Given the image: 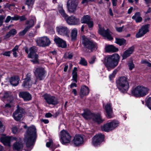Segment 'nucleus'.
I'll list each match as a JSON object with an SVG mask.
<instances>
[{"instance_id":"1","label":"nucleus","mask_w":151,"mask_h":151,"mask_svg":"<svg viewBox=\"0 0 151 151\" xmlns=\"http://www.w3.org/2000/svg\"><path fill=\"white\" fill-rule=\"evenodd\" d=\"M36 131L35 127L32 126L29 127L25 135L24 142L29 151L32 148V146L36 138Z\"/></svg>"},{"instance_id":"2","label":"nucleus","mask_w":151,"mask_h":151,"mask_svg":"<svg viewBox=\"0 0 151 151\" xmlns=\"http://www.w3.org/2000/svg\"><path fill=\"white\" fill-rule=\"evenodd\" d=\"M119 58V56L116 53L109 55L107 57L105 63L108 70L110 71L118 65Z\"/></svg>"},{"instance_id":"3","label":"nucleus","mask_w":151,"mask_h":151,"mask_svg":"<svg viewBox=\"0 0 151 151\" xmlns=\"http://www.w3.org/2000/svg\"><path fill=\"white\" fill-rule=\"evenodd\" d=\"M116 83L118 88L122 92L127 91L129 88L128 79L125 76L119 77L116 80Z\"/></svg>"},{"instance_id":"4","label":"nucleus","mask_w":151,"mask_h":151,"mask_svg":"<svg viewBox=\"0 0 151 151\" xmlns=\"http://www.w3.org/2000/svg\"><path fill=\"white\" fill-rule=\"evenodd\" d=\"M149 91V89L147 87L139 86L132 88L131 93L137 97H143L148 93Z\"/></svg>"},{"instance_id":"5","label":"nucleus","mask_w":151,"mask_h":151,"mask_svg":"<svg viewBox=\"0 0 151 151\" xmlns=\"http://www.w3.org/2000/svg\"><path fill=\"white\" fill-rule=\"evenodd\" d=\"M37 51V48L35 46L32 47L29 49L26 48L25 50V52L28 54V57L32 59L31 61L34 64L38 63L39 62L38 55L36 53Z\"/></svg>"},{"instance_id":"6","label":"nucleus","mask_w":151,"mask_h":151,"mask_svg":"<svg viewBox=\"0 0 151 151\" xmlns=\"http://www.w3.org/2000/svg\"><path fill=\"white\" fill-rule=\"evenodd\" d=\"M82 115L86 119H92L93 121L98 123H101L104 121V119L101 118L99 114H95L91 113L90 111H87L82 114Z\"/></svg>"},{"instance_id":"7","label":"nucleus","mask_w":151,"mask_h":151,"mask_svg":"<svg viewBox=\"0 0 151 151\" xmlns=\"http://www.w3.org/2000/svg\"><path fill=\"white\" fill-rule=\"evenodd\" d=\"M82 44L84 47L90 50L91 51L97 49V45L96 43L85 36L82 37Z\"/></svg>"},{"instance_id":"8","label":"nucleus","mask_w":151,"mask_h":151,"mask_svg":"<svg viewBox=\"0 0 151 151\" xmlns=\"http://www.w3.org/2000/svg\"><path fill=\"white\" fill-rule=\"evenodd\" d=\"M118 121H113L104 124L102 126L101 129L102 131L108 132L114 129L118 126Z\"/></svg>"},{"instance_id":"9","label":"nucleus","mask_w":151,"mask_h":151,"mask_svg":"<svg viewBox=\"0 0 151 151\" xmlns=\"http://www.w3.org/2000/svg\"><path fill=\"white\" fill-rule=\"evenodd\" d=\"M78 4V0H69L67 2L68 12L70 13L75 12L76 10Z\"/></svg>"},{"instance_id":"10","label":"nucleus","mask_w":151,"mask_h":151,"mask_svg":"<svg viewBox=\"0 0 151 151\" xmlns=\"http://www.w3.org/2000/svg\"><path fill=\"white\" fill-rule=\"evenodd\" d=\"M36 42L38 46L42 47L47 46L51 43L49 38L46 36L39 38L37 39Z\"/></svg>"},{"instance_id":"11","label":"nucleus","mask_w":151,"mask_h":151,"mask_svg":"<svg viewBox=\"0 0 151 151\" xmlns=\"http://www.w3.org/2000/svg\"><path fill=\"white\" fill-rule=\"evenodd\" d=\"M99 32L100 35L109 40H111L113 39V38L111 36L112 33L108 29H105L104 28L101 27L99 26Z\"/></svg>"},{"instance_id":"12","label":"nucleus","mask_w":151,"mask_h":151,"mask_svg":"<svg viewBox=\"0 0 151 151\" xmlns=\"http://www.w3.org/2000/svg\"><path fill=\"white\" fill-rule=\"evenodd\" d=\"M56 29V32L59 35L69 37L70 31L67 27L59 26L57 27Z\"/></svg>"},{"instance_id":"13","label":"nucleus","mask_w":151,"mask_h":151,"mask_svg":"<svg viewBox=\"0 0 151 151\" xmlns=\"http://www.w3.org/2000/svg\"><path fill=\"white\" fill-rule=\"evenodd\" d=\"M17 109L13 114V116L14 119L17 121H19L23 116L24 112V110L22 108L17 106Z\"/></svg>"},{"instance_id":"14","label":"nucleus","mask_w":151,"mask_h":151,"mask_svg":"<svg viewBox=\"0 0 151 151\" xmlns=\"http://www.w3.org/2000/svg\"><path fill=\"white\" fill-rule=\"evenodd\" d=\"M60 138L62 143L66 144L70 142L71 137L67 131L63 130L61 132Z\"/></svg>"},{"instance_id":"15","label":"nucleus","mask_w":151,"mask_h":151,"mask_svg":"<svg viewBox=\"0 0 151 151\" xmlns=\"http://www.w3.org/2000/svg\"><path fill=\"white\" fill-rule=\"evenodd\" d=\"M44 69L42 68L38 67L35 68L34 73L37 79L41 80L42 79L45 73Z\"/></svg>"},{"instance_id":"16","label":"nucleus","mask_w":151,"mask_h":151,"mask_svg":"<svg viewBox=\"0 0 151 151\" xmlns=\"http://www.w3.org/2000/svg\"><path fill=\"white\" fill-rule=\"evenodd\" d=\"M44 99L49 104L56 105L58 103L57 99L55 96L48 94H45L44 96Z\"/></svg>"},{"instance_id":"17","label":"nucleus","mask_w":151,"mask_h":151,"mask_svg":"<svg viewBox=\"0 0 151 151\" xmlns=\"http://www.w3.org/2000/svg\"><path fill=\"white\" fill-rule=\"evenodd\" d=\"M25 24L27 26L23 30L19 33V35L20 36H23L30 29L33 27L35 25L34 21L32 19L26 21Z\"/></svg>"},{"instance_id":"18","label":"nucleus","mask_w":151,"mask_h":151,"mask_svg":"<svg viewBox=\"0 0 151 151\" xmlns=\"http://www.w3.org/2000/svg\"><path fill=\"white\" fill-rule=\"evenodd\" d=\"M150 26V24H147L142 26L141 28L140 29L138 33H137L136 36L137 38H139L142 37L146 33L149 32V28Z\"/></svg>"},{"instance_id":"19","label":"nucleus","mask_w":151,"mask_h":151,"mask_svg":"<svg viewBox=\"0 0 151 151\" xmlns=\"http://www.w3.org/2000/svg\"><path fill=\"white\" fill-rule=\"evenodd\" d=\"M104 138V135L101 134H99L95 135L93 137V144L95 146L99 145L103 141Z\"/></svg>"},{"instance_id":"20","label":"nucleus","mask_w":151,"mask_h":151,"mask_svg":"<svg viewBox=\"0 0 151 151\" xmlns=\"http://www.w3.org/2000/svg\"><path fill=\"white\" fill-rule=\"evenodd\" d=\"M19 95L20 97L22 98L25 101H28L32 100L31 95L27 91H20Z\"/></svg>"},{"instance_id":"21","label":"nucleus","mask_w":151,"mask_h":151,"mask_svg":"<svg viewBox=\"0 0 151 151\" xmlns=\"http://www.w3.org/2000/svg\"><path fill=\"white\" fill-rule=\"evenodd\" d=\"M31 76L29 74H27L26 77L24 79L22 83V86L24 88H29L31 86Z\"/></svg>"},{"instance_id":"22","label":"nucleus","mask_w":151,"mask_h":151,"mask_svg":"<svg viewBox=\"0 0 151 151\" xmlns=\"http://www.w3.org/2000/svg\"><path fill=\"white\" fill-rule=\"evenodd\" d=\"M13 139H16L15 137H12L4 136L0 138V141L5 146H10V143Z\"/></svg>"},{"instance_id":"23","label":"nucleus","mask_w":151,"mask_h":151,"mask_svg":"<svg viewBox=\"0 0 151 151\" xmlns=\"http://www.w3.org/2000/svg\"><path fill=\"white\" fill-rule=\"evenodd\" d=\"M104 109L106 113V117L109 119L113 117L112 109L110 103L107 104L105 106Z\"/></svg>"},{"instance_id":"24","label":"nucleus","mask_w":151,"mask_h":151,"mask_svg":"<svg viewBox=\"0 0 151 151\" xmlns=\"http://www.w3.org/2000/svg\"><path fill=\"white\" fill-rule=\"evenodd\" d=\"M83 142V138L80 135H76L73 140V143L76 146L81 145Z\"/></svg>"},{"instance_id":"25","label":"nucleus","mask_w":151,"mask_h":151,"mask_svg":"<svg viewBox=\"0 0 151 151\" xmlns=\"http://www.w3.org/2000/svg\"><path fill=\"white\" fill-rule=\"evenodd\" d=\"M54 41L58 47L65 48L67 46L65 42L58 37L55 38Z\"/></svg>"},{"instance_id":"26","label":"nucleus","mask_w":151,"mask_h":151,"mask_svg":"<svg viewBox=\"0 0 151 151\" xmlns=\"http://www.w3.org/2000/svg\"><path fill=\"white\" fill-rule=\"evenodd\" d=\"M134 46H132L129 48L127 50L125 51L122 55V57L123 58L122 59H125L128 57L129 56L134 52Z\"/></svg>"},{"instance_id":"27","label":"nucleus","mask_w":151,"mask_h":151,"mask_svg":"<svg viewBox=\"0 0 151 151\" xmlns=\"http://www.w3.org/2000/svg\"><path fill=\"white\" fill-rule=\"evenodd\" d=\"M66 19L67 23L70 25H76L78 24L79 22V20L76 18L74 16L67 17Z\"/></svg>"},{"instance_id":"28","label":"nucleus","mask_w":151,"mask_h":151,"mask_svg":"<svg viewBox=\"0 0 151 151\" xmlns=\"http://www.w3.org/2000/svg\"><path fill=\"white\" fill-rule=\"evenodd\" d=\"M9 80L12 86H16L19 84L20 79L18 76H14L9 78Z\"/></svg>"},{"instance_id":"29","label":"nucleus","mask_w":151,"mask_h":151,"mask_svg":"<svg viewBox=\"0 0 151 151\" xmlns=\"http://www.w3.org/2000/svg\"><path fill=\"white\" fill-rule=\"evenodd\" d=\"M89 92L88 87L85 86H83L81 87L80 95L81 96L86 95L89 93Z\"/></svg>"},{"instance_id":"30","label":"nucleus","mask_w":151,"mask_h":151,"mask_svg":"<svg viewBox=\"0 0 151 151\" xmlns=\"http://www.w3.org/2000/svg\"><path fill=\"white\" fill-rule=\"evenodd\" d=\"M17 32L15 29H12L8 32L4 37V39L6 40L8 39L10 37H13L16 34Z\"/></svg>"},{"instance_id":"31","label":"nucleus","mask_w":151,"mask_h":151,"mask_svg":"<svg viewBox=\"0 0 151 151\" xmlns=\"http://www.w3.org/2000/svg\"><path fill=\"white\" fill-rule=\"evenodd\" d=\"M58 10L61 15L65 19H66L68 17V15L66 14L63 9L62 5H59Z\"/></svg>"},{"instance_id":"32","label":"nucleus","mask_w":151,"mask_h":151,"mask_svg":"<svg viewBox=\"0 0 151 151\" xmlns=\"http://www.w3.org/2000/svg\"><path fill=\"white\" fill-rule=\"evenodd\" d=\"M132 18L134 19L137 23L140 22L142 20V18L140 17V14L139 12L136 13L132 17Z\"/></svg>"},{"instance_id":"33","label":"nucleus","mask_w":151,"mask_h":151,"mask_svg":"<svg viewBox=\"0 0 151 151\" xmlns=\"http://www.w3.org/2000/svg\"><path fill=\"white\" fill-rule=\"evenodd\" d=\"M106 50L107 52H115L118 50V49L113 45H109L106 47Z\"/></svg>"},{"instance_id":"34","label":"nucleus","mask_w":151,"mask_h":151,"mask_svg":"<svg viewBox=\"0 0 151 151\" xmlns=\"http://www.w3.org/2000/svg\"><path fill=\"white\" fill-rule=\"evenodd\" d=\"M78 30L77 29L74 28L71 31V37L72 40H75L77 35Z\"/></svg>"},{"instance_id":"35","label":"nucleus","mask_w":151,"mask_h":151,"mask_svg":"<svg viewBox=\"0 0 151 151\" xmlns=\"http://www.w3.org/2000/svg\"><path fill=\"white\" fill-rule=\"evenodd\" d=\"M115 42L120 46L125 45L126 40L123 38H116Z\"/></svg>"},{"instance_id":"36","label":"nucleus","mask_w":151,"mask_h":151,"mask_svg":"<svg viewBox=\"0 0 151 151\" xmlns=\"http://www.w3.org/2000/svg\"><path fill=\"white\" fill-rule=\"evenodd\" d=\"M22 147V145L21 142H17L13 145V148L14 150H19Z\"/></svg>"},{"instance_id":"37","label":"nucleus","mask_w":151,"mask_h":151,"mask_svg":"<svg viewBox=\"0 0 151 151\" xmlns=\"http://www.w3.org/2000/svg\"><path fill=\"white\" fill-rule=\"evenodd\" d=\"M77 70V68L75 67L74 68L72 72L73 80L76 82H77V74L76 72Z\"/></svg>"},{"instance_id":"38","label":"nucleus","mask_w":151,"mask_h":151,"mask_svg":"<svg viewBox=\"0 0 151 151\" xmlns=\"http://www.w3.org/2000/svg\"><path fill=\"white\" fill-rule=\"evenodd\" d=\"M90 20V17L89 16L87 15L83 17L81 19V22L82 23H87Z\"/></svg>"},{"instance_id":"39","label":"nucleus","mask_w":151,"mask_h":151,"mask_svg":"<svg viewBox=\"0 0 151 151\" xmlns=\"http://www.w3.org/2000/svg\"><path fill=\"white\" fill-rule=\"evenodd\" d=\"M19 46L16 45L14 48L11 50V52H13V56L15 57H17V52H18Z\"/></svg>"},{"instance_id":"40","label":"nucleus","mask_w":151,"mask_h":151,"mask_svg":"<svg viewBox=\"0 0 151 151\" xmlns=\"http://www.w3.org/2000/svg\"><path fill=\"white\" fill-rule=\"evenodd\" d=\"M79 63L84 66H86L87 65V63L85 59L83 58H81L79 62Z\"/></svg>"},{"instance_id":"41","label":"nucleus","mask_w":151,"mask_h":151,"mask_svg":"<svg viewBox=\"0 0 151 151\" xmlns=\"http://www.w3.org/2000/svg\"><path fill=\"white\" fill-rule=\"evenodd\" d=\"M35 0H26V4L28 6L32 5L35 2Z\"/></svg>"},{"instance_id":"42","label":"nucleus","mask_w":151,"mask_h":151,"mask_svg":"<svg viewBox=\"0 0 151 151\" xmlns=\"http://www.w3.org/2000/svg\"><path fill=\"white\" fill-rule=\"evenodd\" d=\"M117 72V70H115L113 71L112 73L109 76V78L110 80H111L113 78H114L115 77V75L116 74Z\"/></svg>"},{"instance_id":"43","label":"nucleus","mask_w":151,"mask_h":151,"mask_svg":"<svg viewBox=\"0 0 151 151\" xmlns=\"http://www.w3.org/2000/svg\"><path fill=\"white\" fill-rule=\"evenodd\" d=\"M147 106L151 110V97H149L147 99Z\"/></svg>"},{"instance_id":"44","label":"nucleus","mask_w":151,"mask_h":151,"mask_svg":"<svg viewBox=\"0 0 151 151\" xmlns=\"http://www.w3.org/2000/svg\"><path fill=\"white\" fill-rule=\"evenodd\" d=\"M128 66L130 70H132L134 68V65L132 61H130L128 63Z\"/></svg>"},{"instance_id":"45","label":"nucleus","mask_w":151,"mask_h":151,"mask_svg":"<svg viewBox=\"0 0 151 151\" xmlns=\"http://www.w3.org/2000/svg\"><path fill=\"white\" fill-rule=\"evenodd\" d=\"M53 145L52 140L51 139L49 140L48 142H47L46 146L47 147H49L52 146Z\"/></svg>"},{"instance_id":"46","label":"nucleus","mask_w":151,"mask_h":151,"mask_svg":"<svg viewBox=\"0 0 151 151\" xmlns=\"http://www.w3.org/2000/svg\"><path fill=\"white\" fill-rule=\"evenodd\" d=\"M5 16L4 15H1L0 16V26L2 25L3 21V20L4 19Z\"/></svg>"},{"instance_id":"47","label":"nucleus","mask_w":151,"mask_h":151,"mask_svg":"<svg viewBox=\"0 0 151 151\" xmlns=\"http://www.w3.org/2000/svg\"><path fill=\"white\" fill-rule=\"evenodd\" d=\"M19 16L17 15H15L14 17H12V20H17L19 19Z\"/></svg>"},{"instance_id":"48","label":"nucleus","mask_w":151,"mask_h":151,"mask_svg":"<svg viewBox=\"0 0 151 151\" xmlns=\"http://www.w3.org/2000/svg\"><path fill=\"white\" fill-rule=\"evenodd\" d=\"M88 25L89 28H91L93 26V22L92 21L90 20L88 22L86 23Z\"/></svg>"},{"instance_id":"49","label":"nucleus","mask_w":151,"mask_h":151,"mask_svg":"<svg viewBox=\"0 0 151 151\" xmlns=\"http://www.w3.org/2000/svg\"><path fill=\"white\" fill-rule=\"evenodd\" d=\"M11 20H12V17L10 16H8L6 17V20L5 21V22L6 23H8Z\"/></svg>"},{"instance_id":"50","label":"nucleus","mask_w":151,"mask_h":151,"mask_svg":"<svg viewBox=\"0 0 151 151\" xmlns=\"http://www.w3.org/2000/svg\"><path fill=\"white\" fill-rule=\"evenodd\" d=\"M12 131L14 134H16L18 131V129L17 127H14L12 129Z\"/></svg>"},{"instance_id":"51","label":"nucleus","mask_w":151,"mask_h":151,"mask_svg":"<svg viewBox=\"0 0 151 151\" xmlns=\"http://www.w3.org/2000/svg\"><path fill=\"white\" fill-rule=\"evenodd\" d=\"M11 52V51H6L3 54V55L6 56H10V54Z\"/></svg>"},{"instance_id":"52","label":"nucleus","mask_w":151,"mask_h":151,"mask_svg":"<svg viewBox=\"0 0 151 151\" xmlns=\"http://www.w3.org/2000/svg\"><path fill=\"white\" fill-rule=\"evenodd\" d=\"M95 57L94 56L92 57L91 59L89 60V62L90 64H93L95 61Z\"/></svg>"},{"instance_id":"53","label":"nucleus","mask_w":151,"mask_h":151,"mask_svg":"<svg viewBox=\"0 0 151 151\" xmlns=\"http://www.w3.org/2000/svg\"><path fill=\"white\" fill-rule=\"evenodd\" d=\"M26 18L24 16H19V19L20 21H23L26 20Z\"/></svg>"},{"instance_id":"54","label":"nucleus","mask_w":151,"mask_h":151,"mask_svg":"<svg viewBox=\"0 0 151 151\" xmlns=\"http://www.w3.org/2000/svg\"><path fill=\"white\" fill-rule=\"evenodd\" d=\"M116 30L119 32H121L123 29L122 27H116Z\"/></svg>"},{"instance_id":"55","label":"nucleus","mask_w":151,"mask_h":151,"mask_svg":"<svg viewBox=\"0 0 151 151\" xmlns=\"http://www.w3.org/2000/svg\"><path fill=\"white\" fill-rule=\"evenodd\" d=\"M144 1L147 6H149V4L151 3V0H144Z\"/></svg>"},{"instance_id":"56","label":"nucleus","mask_w":151,"mask_h":151,"mask_svg":"<svg viewBox=\"0 0 151 151\" xmlns=\"http://www.w3.org/2000/svg\"><path fill=\"white\" fill-rule=\"evenodd\" d=\"M148 61L145 60H142L141 61V63L142 64H144L147 65Z\"/></svg>"},{"instance_id":"57","label":"nucleus","mask_w":151,"mask_h":151,"mask_svg":"<svg viewBox=\"0 0 151 151\" xmlns=\"http://www.w3.org/2000/svg\"><path fill=\"white\" fill-rule=\"evenodd\" d=\"M76 84L75 83H72L70 85V87L71 88H72L74 87H76Z\"/></svg>"},{"instance_id":"58","label":"nucleus","mask_w":151,"mask_h":151,"mask_svg":"<svg viewBox=\"0 0 151 151\" xmlns=\"http://www.w3.org/2000/svg\"><path fill=\"white\" fill-rule=\"evenodd\" d=\"M88 2V0H82V3L83 4H87Z\"/></svg>"},{"instance_id":"59","label":"nucleus","mask_w":151,"mask_h":151,"mask_svg":"<svg viewBox=\"0 0 151 151\" xmlns=\"http://www.w3.org/2000/svg\"><path fill=\"white\" fill-rule=\"evenodd\" d=\"M73 54L71 53H69L68 54V58L69 59H70L72 58L73 57Z\"/></svg>"},{"instance_id":"60","label":"nucleus","mask_w":151,"mask_h":151,"mask_svg":"<svg viewBox=\"0 0 151 151\" xmlns=\"http://www.w3.org/2000/svg\"><path fill=\"white\" fill-rule=\"evenodd\" d=\"M46 117H50L52 116V114L50 113H46L45 115Z\"/></svg>"},{"instance_id":"61","label":"nucleus","mask_w":151,"mask_h":151,"mask_svg":"<svg viewBox=\"0 0 151 151\" xmlns=\"http://www.w3.org/2000/svg\"><path fill=\"white\" fill-rule=\"evenodd\" d=\"M109 13L111 16H113V13L112 10L111 8L109 9Z\"/></svg>"},{"instance_id":"62","label":"nucleus","mask_w":151,"mask_h":151,"mask_svg":"<svg viewBox=\"0 0 151 151\" xmlns=\"http://www.w3.org/2000/svg\"><path fill=\"white\" fill-rule=\"evenodd\" d=\"M133 7H131L128 10V13L129 14H130L132 12V10H133Z\"/></svg>"},{"instance_id":"63","label":"nucleus","mask_w":151,"mask_h":151,"mask_svg":"<svg viewBox=\"0 0 151 151\" xmlns=\"http://www.w3.org/2000/svg\"><path fill=\"white\" fill-rule=\"evenodd\" d=\"M42 121L44 122L45 124H47L49 123V121L47 119H42Z\"/></svg>"},{"instance_id":"64","label":"nucleus","mask_w":151,"mask_h":151,"mask_svg":"<svg viewBox=\"0 0 151 151\" xmlns=\"http://www.w3.org/2000/svg\"><path fill=\"white\" fill-rule=\"evenodd\" d=\"M6 7L8 8L9 10H11L12 9V6L10 4H7L6 6Z\"/></svg>"}]
</instances>
